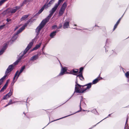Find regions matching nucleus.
<instances>
[{
    "mask_svg": "<svg viewBox=\"0 0 129 129\" xmlns=\"http://www.w3.org/2000/svg\"><path fill=\"white\" fill-rule=\"evenodd\" d=\"M125 76L126 77L128 78L129 77V71H127L125 73Z\"/></svg>",
    "mask_w": 129,
    "mask_h": 129,
    "instance_id": "obj_33",
    "label": "nucleus"
},
{
    "mask_svg": "<svg viewBox=\"0 0 129 129\" xmlns=\"http://www.w3.org/2000/svg\"><path fill=\"white\" fill-rule=\"evenodd\" d=\"M124 14H123L121 16V17L120 18H119V19H120V20H121V18H122V17H123V15H124Z\"/></svg>",
    "mask_w": 129,
    "mask_h": 129,
    "instance_id": "obj_56",
    "label": "nucleus"
},
{
    "mask_svg": "<svg viewBox=\"0 0 129 129\" xmlns=\"http://www.w3.org/2000/svg\"><path fill=\"white\" fill-rule=\"evenodd\" d=\"M29 16V14L28 15H23L20 19L21 21H23L25 20V19L27 18Z\"/></svg>",
    "mask_w": 129,
    "mask_h": 129,
    "instance_id": "obj_23",
    "label": "nucleus"
},
{
    "mask_svg": "<svg viewBox=\"0 0 129 129\" xmlns=\"http://www.w3.org/2000/svg\"><path fill=\"white\" fill-rule=\"evenodd\" d=\"M7 0H2L0 1V6L2 5Z\"/></svg>",
    "mask_w": 129,
    "mask_h": 129,
    "instance_id": "obj_32",
    "label": "nucleus"
},
{
    "mask_svg": "<svg viewBox=\"0 0 129 129\" xmlns=\"http://www.w3.org/2000/svg\"><path fill=\"white\" fill-rule=\"evenodd\" d=\"M100 76V75H99V77L97 78H96L95 79H94L92 81V83L93 84H95L98 83V81L100 80L101 79H102L103 78L101 77H100L99 78V77Z\"/></svg>",
    "mask_w": 129,
    "mask_h": 129,
    "instance_id": "obj_15",
    "label": "nucleus"
},
{
    "mask_svg": "<svg viewBox=\"0 0 129 129\" xmlns=\"http://www.w3.org/2000/svg\"><path fill=\"white\" fill-rule=\"evenodd\" d=\"M27 25V23H25L17 31L16 33L14 34V36L13 37L12 39V41H14L18 37V34L24 30L25 28Z\"/></svg>",
    "mask_w": 129,
    "mask_h": 129,
    "instance_id": "obj_4",
    "label": "nucleus"
},
{
    "mask_svg": "<svg viewBox=\"0 0 129 129\" xmlns=\"http://www.w3.org/2000/svg\"><path fill=\"white\" fill-rule=\"evenodd\" d=\"M66 73V74H72V73H69V72H65Z\"/></svg>",
    "mask_w": 129,
    "mask_h": 129,
    "instance_id": "obj_55",
    "label": "nucleus"
},
{
    "mask_svg": "<svg viewBox=\"0 0 129 129\" xmlns=\"http://www.w3.org/2000/svg\"><path fill=\"white\" fill-rule=\"evenodd\" d=\"M8 104H9V105H10L12 104L13 103L12 102V100H11V99L10 100H9V102H8Z\"/></svg>",
    "mask_w": 129,
    "mask_h": 129,
    "instance_id": "obj_41",
    "label": "nucleus"
},
{
    "mask_svg": "<svg viewBox=\"0 0 129 129\" xmlns=\"http://www.w3.org/2000/svg\"><path fill=\"white\" fill-rule=\"evenodd\" d=\"M45 45L44 46H43V47L42 48V51H43V50H44V48H45Z\"/></svg>",
    "mask_w": 129,
    "mask_h": 129,
    "instance_id": "obj_53",
    "label": "nucleus"
},
{
    "mask_svg": "<svg viewBox=\"0 0 129 129\" xmlns=\"http://www.w3.org/2000/svg\"><path fill=\"white\" fill-rule=\"evenodd\" d=\"M52 28L53 29H55L56 28H57V25H53L52 26Z\"/></svg>",
    "mask_w": 129,
    "mask_h": 129,
    "instance_id": "obj_40",
    "label": "nucleus"
},
{
    "mask_svg": "<svg viewBox=\"0 0 129 129\" xmlns=\"http://www.w3.org/2000/svg\"><path fill=\"white\" fill-rule=\"evenodd\" d=\"M67 4L66 2H64L62 5L59 12L58 15L59 16H61L63 14L67 6Z\"/></svg>",
    "mask_w": 129,
    "mask_h": 129,
    "instance_id": "obj_6",
    "label": "nucleus"
},
{
    "mask_svg": "<svg viewBox=\"0 0 129 129\" xmlns=\"http://www.w3.org/2000/svg\"><path fill=\"white\" fill-rule=\"evenodd\" d=\"M90 112L95 114H96L97 113H98L97 111L95 109H94L93 110H91Z\"/></svg>",
    "mask_w": 129,
    "mask_h": 129,
    "instance_id": "obj_30",
    "label": "nucleus"
},
{
    "mask_svg": "<svg viewBox=\"0 0 129 129\" xmlns=\"http://www.w3.org/2000/svg\"><path fill=\"white\" fill-rule=\"evenodd\" d=\"M22 72L20 70L19 72H19L18 73V74H19V75H20V74Z\"/></svg>",
    "mask_w": 129,
    "mask_h": 129,
    "instance_id": "obj_50",
    "label": "nucleus"
},
{
    "mask_svg": "<svg viewBox=\"0 0 129 129\" xmlns=\"http://www.w3.org/2000/svg\"><path fill=\"white\" fill-rule=\"evenodd\" d=\"M20 75L19 74H18L17 76H16V80L17 81V79H18V78L19 77V76H20Z\"/></svg>",
    "mask_w": 129,
    "mask_h": 129,
    "instance_id": "obj_47",
    "label": "nucleus"
},
{
    "mask_svg": "<svg viewBox=\"0 0 129 129\" xmlns=\"http://www.w3.org/2000/svg\"><path fill=\"white\" fill-rule=\"evenodd\" d=\"M82 99H81V101H80V110L77 111V112H76L75 113H73L72 114H70V115H67V116H64V117H62V118H60L59 119H57L56 120H54V121H52L51 122H49V123L47 124V125L46 126H45V127H43V128H42V129H44V128H45L46 126H47L49 124V123L51 122H53V121H56V120H59V119H62V118H65L66 117H68V116H71V115H73L75 114L76 113H78V112H81V110L82 109V108L81 107V101H82Z\"/></svg>",
    "mask_w": 129,
    "mask_h": 129,
    "instance_id": "obj_8",
    "label": "nucleus"
},
{
    "mask_svg": "<svg viewBox=\"0 0 129 129\" xmlns=\"http://www.w3.org/2000/svg\"><path fill=\"white\" fill-rule=\"evenodd\" d=\"M62 27V25L61 24H60V25L59 27L57 28V29H59L60 28Z\"/></svg>",
    "mask_w": 129,
    "mask_h": 129,
    "instance_id": "obj_48",
    "label": "nucleus"
},
{
    "mask_svg": "<svg viewBox=\"0 0 129 129\" xmlns=\"http://www.w3.org/2000/svg\"><path fill=\"white\" fill-rule=\"evenodd\" d=\"M11 19H10L7 18L6 19V21L8 22H9V21H11Z\"/></svg>",
    "mask_w": 129,
    "mask_h": 129,
    "instance_id": "obj_45",
    "label": "nucleus"
},
{
    "mask_svg": "<svg viewBox=\"0 0 129 129\" xmlns=\"http://www.w3.org/2000/svg\"><path fill=\"white\" fill-rule=\"evenodd\" d=\"M39 56L38 54L35 55L31 57L29 60V62L30 61H34L39 58Z\"/></svg>",
    "mask_w": 129,
    "mask_h": 129,
    "instance_id": "obj_13",
    "label": "nucleus"
},
{
    "mask_svg": "<svg viewBox=\"0 0 129 129\" xmlns=\"http://www.w3.org/2000/svg\"><path fill=\"white\" fill-rule=\"evenodd\" d=\"M44 7H42L40 9L38 12L34 16V17H35L36 16H38L40 14H41L44 10Z\"/></svg>",
    "mask_w": 129,
    "mask_h": 129,
    "instance_id": "obj_18",
    "label": "nucleus"
},
{
    "mask_svg": "<svg viewBox=\"0 0 129 129\" xmlns=\"http://www.w3.org/2000/svg\"><path fill=\"white\" fill-rule=\"evenodd\" d=\"M8 98V97L7 95L6 94V95H5L3 97V100H5Z\"/></svg>",
    "mask_w": 129,
    "mask_h": 129,
    "instance_id": "obj_37",
    "label": "nucleus"
},
{
    "mask_svg": "<svg viewBox=\"0 0 129 129\" xmlns=\"http://www.w3.org/2000/svg\"><path fill=\"white\" fill-rule=\"evenodd\" d=\"M2 84V82H0V86Z\"/></svg>",
    "mask_w": 129,
    "mask_h": 129,
    "instance_id": "obj_63",
    "label": "nucleus"
},
{
    "mask_svg": "<svg viewBox=\"0 0 129 129\" xmlns=\"http://www.w3.org/2000/svg\"><path fill=\"white\" fill-rule=\"evenodd\" d=\"M120 21V19H119L114 26V28H113V31H114L115 29L116 28V27H117V26H118V25Z\"/></svg>",
    "mask_w": 129,
    "mask_h": 129,
    "instance_id": "obj_22",
    "label": "nucleus"
},
{
    "mask_svg": "<svg viewBox=\"0 0 129 129\" xmlns=\"http://www.w3.org/2000/svg\"><path fill=\"white\" fill-rule=\"evenodd\" d=\"M14 67L13 64H11L9 65L8 68L6 69L5 72L8 74H10V73L14 69Z\"/></svg>",
    "mask_w": 129,
    "mask_h": 129,
    "instance_id": "obj_10",
    "label": "nucleus"
},
{
    "mask_svg": "<svg viewBox=\"0 0 129 129\" xmlns=\"http://www.w3.org/2000/svg\"><path fill=\"white\" fill-rule=\"evenodd\" d=\"M128 120V118H127L126 119V124Z\"/></svg>",
    "mask_w": 129,
    "mask_h": 129,
    "instance_id": "obj_58",
    "label": "nucleus"
},
{
    "mask_svg": "<svg viewBox=\"0 0 129 129\" xmlns=\"http://www.w3.org/2000/svg\"><path fill=\"white\" fill-rule=\"evenodd\" d=\"M18 28V27H16L14 29V30H15L16 29H17Z\"/></svg>",
    "mask_w": 129,
    "mask_h": 129,
    "instance_id": "obj_59",
    "label": "nucleus"
},
{
    "mask_svg": "<svg viewBox=\"0 0 129 129\" xmlns=\"http://www.w3.org/2000/svg\"><path fill=\"white\" fill-rule=\"evenodd\" d=\"M60 64L61 65V72L59 74V76H62L65 73L67 72V69L66 67H63L61 64Z\"/></svg>",
    "mask_w": 129,
    "mask_h": 129,
    "instance_id": "obj_12",
    "label": "nucleus"
},
{
    "mask_svg": "<svg viewBox=\"0 0 129 129\" xmlns=\"http://www.w3.org/2000/svg\"><path fill=\"white\" fill-rule=\"evenodd\" d=\"M9 75V74H8L6 73V72H5V75L1 79H0V82H2V83L3 82V80L5 78L8 76Z\"/></svg>",
    "mask_w": 129,
    "mask_h": 129,
    "instance_id": "obj_21",
    "label": "nucleus"
},
{
    "mask_svg": "<svg viewBox=\"0 0 129 129\" xmlns=\"http://www.w3.org/2000/svg\"><path fill=\"white\" fill-rule=\"evenodd\" d=\"M112 114H109L108 116L107 117H106L105 118H104V119H103L102 120H101L100 121V122H101V121H102L103 120H104V119L107 118L109 116H111V115Z\"/></svg>",
    "mask_w": 129,
    "mask_h": 129,
    "instance_id": "obj_44",
    "label": "nucleus"
},
{
    "mask_svg": "<svg viewBox=\"0 0 129 129\" xmlns=\"http://www.w3.org/2000/svg\"><path fill=\"white\" fill-rule=\"evenodd\" d=\"M25 69V66H23L22 67H21V69H20V70L22 71V72H23L24 70Z\"/></svg>",
    "mask_w": 129,
    "mask_h": 129,
    "instance_id": "obj_34",
    "label": "nucleus"
},
{
    "mask_svg": "<svg viewBox=\"0 0 129 129\" xmlns=\"http://www.w3.org/2000/svg\"><path fill=\"white\" fill-rule=\"evenodd\" d=\"M10 81V80L8 79L7 80L6 83L4 85L3 87L2 88L1 90L0 91V92L3 91L5 89L8 85V84L9 83V82Z\"/></svg>",
    "mask_w": 129,
    "mask_h": 129,
    "instance_id": "obj_14",
    "label": "nucleus"
},
{
    "mask_svg": "<svg viewBox=\"0 0 129 129\" xmlns=\"http://www.w3.org/2000/svg\"><path fill=\"white\" fill-rule=\"evenodd\" d=\"M8 44L5 43L3 44L2 48L0 50V55H2L8 47Z\"/></svg>",
    "mask_w": 129,
    "mask_h": 129,
    "instance_id": "obj_11",
    "label": "nucleus"
},
{
    "mask_svg": "<svg viewBox=\"0 0 129 129\" xmlns=\"http://www.w3.org/2000/svg\"><path fill=\"white\" fill-rule=\"evenodd\" d=\"M31 18H31L30 19H29L27 21V23H28L29 22H30V21H32V20H31ZM32 21H33L34 20V19H33L32 20Z\"/></svg>",
    "mask_w": 129,
    "mask_h": 129,
    "instance_id": "obj_43",
    "label": "nucleus"
},
{
    "mask_svg": "<svg viewBox=\"0 0 129 129\" xmlns=\"http://www.w3.org/2000/svg\"><path fill=\"white\" fill-rule=\"evenodd\" d=\"M57 8L54 6L52 8V9L49 11L50 14L47 17L44 19L42 21V22H43L46 24V23L49 21L54 13L56 10Z\"/></svg>",
    "mask_w": 129,
    "mask_h": 129,
    "instance_id": "obj_3",
    "label": "nucleus"
},
{
    "mask_svg": "<svg viewBox=\"0 0 129 129\" xmlns=\"http://www.w3.org/2000/svg\"><path fill=\"white\" fill-rule=\"evenodd\" d=\"M18 72H19V71L18 70H17L16 71V72L15 73V75L14 76V77H15V78H16L17 76Z\"/></svg>",
    "mask_w": 129,
    "mask_h": 129,
    "instance_id": "obj_39",
    "label": "nucleus"
},
{
    "mask_svg": "<svg viewBox=\"0 0 129 129\" xmlns=\"http://www.w3.org/2000/svg\"><path fill=\"white\" fill-rule=\"evenodd\" d=\"M20 6H17L15 7V8L16 10L17 11V10L19 9L20 8Z\"/></svg>",
    "mask_w": 129,
    "mask_h": 129,
    "instance_id": "obj_38",
    "label": "nucleus"
},
{
    "mask_svg": "<svg viewBox=\"0 0 129 129\" xmlns=\"http://www.w3.org/2000/svg\"><path fill=\"white\" fill-rule=\"evenodd\" d=\"M63 1L64 0H59L58 3H56L54 6L58 8L61 2Z\"/></svg>",
    "mask_w": 129,
    "mask_h": 129,
    "instance_id": "obj_25",
    "label": "nucleus"
},
{
    "mask_svg": "<svg viewBox=\"0 0 129 129\" xmlns=\"http://www.w3.org/2000/svg\"><path fill=\"white\" fill-rule=\"evenodd\" d=\"M42 54L45 55V53L44 52H43Z\"/></svg>",
    "mask_w": 129,
    "mask_h": 129,
    "instance_id": "obj_60",
    "label": "nucleus"
},
{
    "mask_svg": "<svg viewBox=\"0 0 129 129\" xmlns=\"http://www.w3.org/2000/svg\"><path fill=\"white\" fill-rule=\"evenodd\" d=\"M16 81V80L15 81H13L11 83V85H14V84L15 83Z\"/></svg>",
    "mask_w": 129,
    "mask_h": 129,
    "instance_id": "obj_42",
    "label": "nucleus"
},
{
    "mask_svg": "<svg viewBox=\"0 0 129 129\" xmlns=\"http://www.w3.org/2000/svg\"><path fill=\"white\" fill-rule=\"evenodd\" d=\"M74 28L75 29L77 30H81V29L79 28Z\"/></svg>",
    "mask_w": 129,
    "mask_h": 129,
    "instance_id": "obj_51",
    "label": "nucleus"
},
{
    "mask_svg": "<svg viewBox=\"0 0 129 129\" xmlns=\"http://www.w3.org/2000/svg\"><path fill=\"white\" fill-rule=\"evenodd\" d=\"M74 93H73V94H72V95L69 98V99L68 100H67L65 103H65L67 101H68L69 99H70L72 97V96H73V95H74Z\"/></svg>",
    "mask_w": 129,
    "mask_h": 129,
    "instance_id": "obj_49",
    "label": "nucleus"
},
{
    "mask_svg": "<svg viewBox=\"0 0 129 129\" xmlns=\"http://www.w3.org/2000/svg\"><path fill=\"white\" fill-rule=\"evenodd\" d=\"M59 30L57 29L56 30L54 31H55L56 32V33H57V32H58L59 31Z\"/></svg>",
    "mask_w": 129,
    "mask_h": 129,
    "instance_id": "obj_54",
    "label": "nucleus"
},
{
    "mask_svg": "<svg viewBox=\"0 0 129 129\" xmlns=\"http://www.w3.org/2000/svg\"><path fill=\"white\" fill-rule=\"evenodd\" d=\"M13 92L11 90V89L9 92L6 95H7V96L8 98H9L11 96Z\"/></svg>",
    "mask_w": 129,
    "mask_h": 129,
    "instance_id": "obj_27",
    "label": "nucleus"
},
{
    "mask_svg": "<svg viewBox=\"0 0 129 129\" xmlns=\"http://www.w3.org/2000/svg\"><path fill=\"white\" fill-rule=\"evenodd\" d=\"M41 44L42 43H40L39 44L36 45L35 47L33 48L32 51H33L34 50H36L38 49L40 47L41 45Z\"/></svg>",
    "mask_w": 129,
    "mask_h": 129,
    "instance_id": "obj_20",
    "label": "nucleus"
},
{
    "mask_svg": "<svg viewBox=\"0 0 129 129\" xmlns=\"http://www.w3.org/2000/svg\"><path fill=\"white\" fill-rule=\"evenodd\" d=\"M15 77H14L13 79V81H15Z\"/></svg>",
    "mask_w": 129,
    "mask_h": 129,
    "instance_id": "obj_61",
    "label": "nucleus"
},
{
    "mask_svg": "<svg viewBox=\"0 0 129 129\" xmlns=\"http://www.w3.org/2000/svg\"><path fill=\"white\" fill-rule=\"evenodd\" d=\"M26 0H24L23 2L20 4V7H22L23 6L24 4H26L27 2L28 1H26Z\"/></svg>",
    "mask_w": 129,
    "mask_h": 129,
    "instance_id": "obj_28",
    "label": "nucleus"
},
{
    "mask_svg": "<svg viewBox=\"0 0 129 129\" xmlns=\"http://www.w3.org/2000/svg\"><path fill=\"white\" fill-rule=\"evenodd\" d=\"M9 105H9V104H8V103L7 104V105H6L5 106V107H7V106H9Z\"/></svg>",
    "mask_w": 129,
    "mask_h": 129,
    "instance_id": "obj_57",
    "label": "nucleus"
},
{
    "mask_svg": "<svg viewBox=\"0 0 129 129\" xmlns=\"http://www.w3.org/2000/svg\"><path fill=\"white\" fill-rule=\"evenodd\" d=\"M50 5L48 3H46L43 6V7H44V8L45 9H47L48 8L50 7Z\"/></svg>",
    "mask_w": 129,
    "mask_h": 129,
    "instance_id": "obj_26",
    "label": "nucleus"
},
{
    "mask_svg": "<svg viewBox=\"0 0 129 129\" xmlns=\"http://www.w3.org/2000/svg\"><path fill=\"white\" fill-rule=\"evenodd\" d=\"M10 13H14L16 11L15 8L12 9L10 8Z\"/></svg>",
    "mask_w": 129,
    "mask_h": 129,
    "instance_id": "obj_29",
    "label": "nucleus"
},
{
    "mask_svg": "<svg viewBox=\"0 0 129 129\" xmlns=\"http://www.w3.org/2000/svg\"><path fill=\"white\" fill-rule=\"evenodd\" d=\"M79 77L81 81H83L84 80V78L82 74H78V75H77V77L76 78V80L77 79V81H78L77 80V77Z\"/></svg>",
    "mask_w": 129,
    "mask_h": 129,
    "instance_id": "obj_19",
    "label": "nucleus"
},
{
    "mask_svg": "<svg viewBox=\"0 0 129 129\" xmlns=\"http://www.w3.org/2000/svg\"><path fill=\"white\" fill-rule=\"evenodd\" d=\"M55 0H51L48 3L50 5L52 4L54 2Z\"/></svg>",
    "mask_w": 129,
    "mask_h": 129,
    "instance_id": "obj_35",
    "label": "nucleus"
},
{
    "mask_svg": "<svg viewBox=\"0 0 129 129\" xmlns=\"http://www.w3.org/2000/svg\"><path fill=\"white\" fill-rule=\"evenodd\" d=\"M69 22L68 21H66L65 22L63 25V28L64 29H65L66 28H68L69 27Z\"/></svg>",
    "mask_w": 129,
    "mask_h": 129,
    "instance_id": "obj_17",
    "label": "nucleus"
},
{
    "mask_svg": "<svg viewBox=\"0 0 129 129\" xmlns=\"http://www.w3.org/2000/svg\"><path fill=\"white\" fill-rule=\"evenodd\" d=\"M75 83L74 93H83L87 89L90 88L92 85V83H90L83 85H81L78 83L77 80L75 81Z\"/></svg>",
    "mask_w": 129,
    "mask_h": 129,
    "instance_id": "obj_1",
    "label": "nucleus"
},
{
    "mask_svg": "<svg viewBox=\"0 0 129 129\" xmlns=\"http://www.w3.org/2000/svg\"><path fill=\"white\" fill-rule=\"evenodd\" d=\"M56 35V32L53 31L50 34V36L51 38H53Z\"/></svg>",
    "mask_w": 129,
    "mask_h": 129,
    "instance_id": "obj_24",
    "label": "nucleus"
},
{
    "mask_svg": "<svg viewBox=\"0 0 129 129\" xmlns=\"http://www.w3.org/2000/svg\"><path fill=\"white\" fill-rule=\"evenodd\" d=\"M84 69L83 68V67H81L80 68V71L82 72L83 70Z\"/></svg>",
    "mask_w": 129,
    "mask_h": 129,
    "instance_id": "obj_46",
    "label": "nucleus"
},
{
    "mask_svg": "<svg viewBox=\"0 0 129 129\" xmlns=\"http://www.w3.org/2000/svg\"><path fill=\"white\" fill-rule=\"evenodd\" d=\"M10 8H8L6 10H4L2 12V14L4 15H6L10 13Z\"/></svg>",
    "mask_w": 129,
    "mask_h": 129,
    "instance_id": "obj_16",
    "label": "nucleus"
},
{
    "mask_svg": "<svg viewBox=\"0 0 129 129\" xmlns=\"http://www.w3.org/2000/svg\"><path fill=\"white\" fill-rule=\"evenodd\" d=\"M5 26V24H4L0 26V30L3 29L4 26Z\"/></svg>",
    "mask_w": 129,
    "mask_h": 129,
    "instance_id": "obj_36",
    "label": "nucleus"
},
{
    "mask_svg": "<svg viewBox=\"0 0 129 129\" xmlns=\"http://www.w3.org/2000/svg\"><path fill=\"white\" fill-rule=\"evenodd\" d=\"M79 74H82V72H81L80 71H79Z\"/></svg>",
    "mask_w": 129,
    "mask_h": 129,
    "instance_id": "obj_52",
    "label": "nucleus"
},
{
    "mask_svg": "<svg viewBox=\"0 0 129 129\" xmlns=\"http://www.w3.org/2000/svg\"><path fill=\"white\" fill-rule=\"evenodd\" d=\"M78 72V71H75L74 70H73L72 72L73 73H72V74L74 75H77V74H76Z\"/></svg>",
    "mask_w": 129,
    "mask_h": 129,
    "instance_id": "obj_31",
    "label": "nucleus"
},
{
    "mask_svg": "<svg viewBox=\"0 0 129 129\" xmlns=\"http://www.w3.org/2000/svg\"><path fill=\"white\" fill-rule=\"evenodd\" d=\"M82 99H81V101H80V110L77 111V112H76L75 113H73L72 114H70V115H67V116H64V117H62V118H60L59 119H57L56 120H54V121H52L51 122H49V123L47 124V125L46 126H45V127H43V128H42V129H44V128H45L46 126H47L49 124V123L51 122H53V121H56V120H59V119H62V118H65L66 117H68V116H71V115H73L75 114L76 113H78V112H81V110L82 109V108L81 107V101H82Z\"/></svg>",
    "mask_w": 129,
    "mask_h": 129,
    "instance_id": "obj_9",
    "label": "nucleus"
},
{
    "mask_svg": "<svg viewBox=\"0 0 129 129\" xmlns=\"http://www.w3.org/2000/svg\"><path fill=\"white\" fill-rule=\"evenodd\" d=\"M82 110L83 111H87V110Z\"/></svg>",
    "mask_w": 129,
    "mask_h": 129,
    "instance_id": "obj_62",
    "label": "nucleus"
},
{
    "mask_svg": "<svg viewBox=\"0 0 129 129\" xmlns=\"http://www.w3.org/2000/svg\"><path fill=\"white\" fill-rule=\"evenodd\" d=\"M127 81L128 82H129V79H128L127 80Z\"/></svg>",
    "mask_w": 129,
    "mask_h": 129,
    "instance_id": "obj_64",
    "label": "nucleus"
},
{
    "mask_svg": "<svg viewBox=\"0 0 129 129\" xmlns=\"http://www.w3.org/2000/svg\"><path fill=\"white\" fill-rule=\"evenodd\" d=\"M45 24L41 21L39 25L37 27L35 30V32L36 33V36H38L41 29L44 27Z\"/></svg>",
    "mask_w": 129,
    "mask_h": 129,
    "instance_id": "obj_5",
    "label": "nucleus"
},
{
    "mask_svg": "<svg viewBox=\"0 0 129 129\" xmlns=\"http://www.w3.org/2000/svg\"><path fill=\"white\" fill-rule=\"evenodd\" d=\"M36 39L35 38L34 39L32 40V41L28 45L27 47L24 51L23 52H22L21 54H20L19 57L18 59L16 61L14 62L12 64L14 66L17 65L19 61L22 59L23 57L27 52V51L31 48V46L33 44V42Z\"/></svg>",
    "mask_w": 129,
    "mask_h": 129,
    "instance_id": "obj_2",
    "label": "nucleus"
},
{
    "mask_svg": "<svg viewBox=\"0 0 129 129\" xmlns=\"http://www.w3.org/2000/svg\"><path fill=\"white\" fill-rule=\"evenodd\" d=\"M82 99H81V101H80V110L77 111V112H76L75 113H73L72 114H70V115H67V116H64V117H62V118H60L59 119H57L56 120H54V121H52L51 122H49V123L47 124V125L46 126H45V127H43V128H42V129H44V128H45L46 126H47L49 124V123L51 122H53V121H56V120H59V119H62V118H65L66 117H68V116H71V115H73L75 114L76 113H78V112H81V110L82 109V108L81 107V101H82Z\"/></svg>",
    "mask_w": 129,
    "mask_h": 129,
    "instance_id": "obj_7",
    "label": "nucleus"
}]
</instances>
